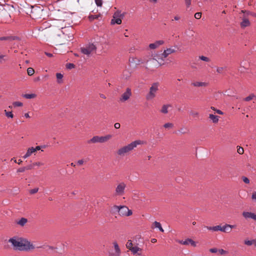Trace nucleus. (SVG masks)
<instances>
[{"label":"nucleus","instance_id":"26","mask_svg":"<svg viewBox=\"0 0 256 256\" xmlns=\"http://www.w3.org/2000/svg\"><path fill=\"white\" fill-rule=\"evenodd\" d=\"M22 96L24 98H26V99H30L34 98L36 96V95L34 94H24L22 95Z\"/></svg>","mask_w":256,"mask_h":256},{"label":"nucleus","instance_id":"39","mask_svg":"<svg viewBox=\"0 0 256 256\" xmlns=\"http://www.w3.org/2000/svg\"><path fill=\"white\" fill-rule=\"evenodd\" d=\"M66 67L68 69H72L74 68V64L72 63L66 64Z\"/></svg>","mask_w":256,"mask_h":256},{"label":"nucleus","instance_id":"30","mask_svg":"<svg viewBox=\"0 0 256 256\" xmlns=\"http://www.w3.org/2000/svg\"><path fill=\"white\" fill-rule=\"evenodd\" d=\"M199 58L202 61H204V62H208L210 60V58H208L204 56H200Z\"/></svg>","mask_w":256,"mask_h":256},{"label":"nucleus","instance_id":"62","mask_svg":"<svg viewBox=\"0 0 256 256\" xmlns=\"http://www.w3.org/2000/svg\"><path fill=\"white\" fill-rule=\"evenodd\" d=\"M48 56V57H52V54H51V53H49V52H46L45 53Z\"/></svg>","mask_w":256,"mask_h":256},{"label":"nucleus","instance_id":"8","mask_svg":"<svg viewBox=\"0 0 256 256\" xmlns=\"http://www.w3.org/2000/svg\"><path fill=\"white\" fill-rule=\"evenodd\" d=\"M126 188V184L122 182L120 183L116 188V194L118 196H122L124 193V190Z\"/></svg>","mask_w":256,"mask_h":256},{"label":"nucleus","instance_id":"1","mask_svg":"<svg viewBox=\"0 0 256 256\" xmlns=\"http://www.w3.org/2000/svg\"><path fill=\"white\" fill-rule=\"evenodd\" d=\"M8 242L12 244L15 250L28 251L35 248L30 241L22 238L14 236L8 240Z\"/></svg>","mask_w":256,"mask_h":256},{"label":"nucleus","instance_id":"45","mask_svg":"<svg viewBox=\"0 0 256 256\" xmlns=\"http://www.w3.org/2000/svg\"><path fill=\"white\" fill-rule=\"evenodd\" d=\"M10 41L14 40H19L20 38L16 36H10Z\"/></svg>","mask_w":256,"mask_h":256},{"label":"nucleus","instance_id":"28","mask_svg":"<svg viewBox=\"0 0 256 256\" xmlns=\"http://www.w3.org/2000/svg\"><path fill=\"white\" fill-rule=\"evenodd\" d=\"M43 248L46 250L48 251V250H53L54 249V248L53 246H40L38 247V248Z\"/></svg>","mask_w":256,"mask_h":256},{"label":"nucleus","instance_id":"49","mask_svg":"<svg viewBox=\"0 0 256 256\" xmlns=\"http://www.w3.org/2000/svg\"><path fill=\"white\" fill-rule=\"evenodd\" d=\"M44 165V163L42 162H34V166H42Z\"/></svg>","mask_w":256,"mask_h":256},{"label":"nucleus","instance_id":"60","mask_svg":"<svg viewBox=\"0 0 256 256\" xmlns=\"http://www.w3.org/2000/svg\"><path fill=\"white\" fill-rule=\"evenodd\" d=\"M190 114L194 116H197L198 115V113L197 112H192Z\"/></svg>","mask_w":256,"mask_h":256},{"label":"nucleus","instance_id":"33","mask_svg":"<svg viewBox=\"0 0 256 256\" xmlns=\"http://www.w3.org/2000/svg\"><path fill=\"white\" fill-rule=\"evenodd\" d=\"M163 126L166 128H172L174 126V124L172 123L168 122L165 124Z\"/></svg>","mask_w":256,"mask_h":256},{"label":"nucleus","instance_id":"20","mask_svg":"<svg viewBox=\"0 0 256 256\" xmlns=\"http://www.w3.org/2000/svg\"><path fill=\"white\" fill-rule=\"evenodd\" d=\"M206 228L212 231H221L222 230V226L220 225L214 226H206Z\"/></svg>","mask_w":256,"mask_h":256},{"label":"nucleus","instance_id":"4","mask_svg":"<svg viewBox=\"0 0 256 256\" xmlns=\"http://www.w3.org/2000/svg\"><path fill=\"white\" fill-rule=\"evenodd\" d=\"M158 86L159 84L158 82H154L152 84L149 92L146 96V98L148 100H152L156 97L158 90Z\"/></svg>","mask_w":256,"mask_h":256},{"label":"nucleus","instance_id":"2","mask_svg":"<svg viewBox=\"0 0 256 256\" xmlns=\"http://www.w3.org/2000/svg\"><path fill=\"white\" fill-rule=\"evenodd\" d=\"M142 143V142L140 140H136L134 142H132L131 143L128 144V145L120 148L118 150L117 153L119 156H124L125 154L132 150L135 148H136L138 145Z\"/></svg>","mask_w":256,"mask_h":256},{"label":"nucleus","instance_id":"44","mask_svg":"<svg viewBox=\"0 0 256 256\" xmlns=\"http://www.w3.org/2000/svg\"><path fill=\"white\" fill-rule=\"evenodd\" d=\"M34 167V164H29V165L25 166V168H26V170H30L33 168Z\"/></svg>","mask_w":256,"mask_h":256},{"label":"nucleus","instance_id":"59","mask_svg":"<svg viewBox=\"0 0 256 256\" xmlns=\"http://www.w3.org/2000/svg\"><path fill=\"white\" fill-rule=\"evenodd\" d=\"M179 131H180V132L182 134H185L186 132L184 130V128H180V130Z\"/></svg>","mask_w":256,"mask_h":256},{"label":"nucleus","instance_id":"27","mask_svg":"<svg viewBox=\"0 0 256 256\" xmlns=\"http://www.w3.org/2000/svg\"><path fill=\"white\" fill-rule=\"evenodd\" d=\"M32 154V152L30 151V148L27 150L26 154L23 156V158L26 159L30 156V155Z\"/></svg>","mask_w":256,"mask_h":256},{"label":"nucleus","instance_id":"36","mask_svg":"<svg viewBox=\"0 0 256 256\" xmlns=\"http://www.w3.org/2000/svg\"><path fill=\"white\" fill-rule=\"evenodd\" d=\"M4 112H5L6 116L8 118H13L14 115L11 112H6V110H5Z\"/></svg>","mask_w":256,"mask_h":256},{"label":"nucleus","instance_id":"38","mask_svg":"<svg viewBox=\"0 0 256 256\" xmlns=\"http://www.w3.org/2000/svg\"><path fill=\"white\" fill-rule=\"evenodd\" d=\"M22 104H23L21 102H13V106L14 107L21 106H22Z\"/></svg>","mask_w":256,"mask_h":256},{"label":"nucleus","instance_id":"6","mask_svg":"<svg viewBox=\"0 0 256 256\" xmlns=\"http://www.w3.org/2000/svg\"><path fill=\"white\" fill-rule=\"evenodd\" d=\"M164 56H162V54H156L153 58L148 60L147 62L153 64L156 66H159L163 64L162 62L164 60Z\"/></svg>","mask_w":256,"mask_h":256},{"label":"nucleus","instance_id":"25","mask_svg":"<svg viewBox=\"0 0 256 256\" xmlns=\"http://www.w3.org/2000/svg\"><path fill=\"white\" fill-rule=\"evenodd\" d=\"M154 225L155 228H158V230L160 232H164V230L162 228V226H161V224L159 222L155 221L154 222Z\"/></svg>","mask_w":256,"mask_h":256},{"label":"nucleus","instance_id":"57","mask_svg":"<svg viewBox=\"0 0 256 256\" xmlns=\"http://www.w3.org/2000/svg\"><path fill=\"white\" fill-rule=\"evenodd\" d=\"M30 151H32V154L38 150L36 149V148L32 147V148H30Z\"/></svg>","mask_w":256,"mask_h":256},{"label":"nucleus","instance_id":"64","mask_svg":"<svg viewBox=\"0 0 256 256\" xmlns=\"http://www.w3.org/2000/svg\"><path fill=\"white\" fill-rule=\"evenodd\" d=\"M157 241L156 239V238H152V239L151 240V242H152V243H154V242H156Z\"/></svg>","mask_w":256,"mask_h":256},{"label":"nucleus","instance_id":"53","mask_svg":"<svg viewBox=\"0 0 256 256\" xmlns=\"http://www.w3.org/2000/svg\"><path fill=\"white\" fill-rule=\"evenodd\" d=\"M46 146L45 145H42V146H36V149L38 150H41V148H46Z\"/></svg>","mask_w":256,"mask_h":256},{"label":"nucleus","instance_id":"35","mask_svg":"<svg viewBox=\"0 0 256 256\" xmlns=\"http://www.w3.org/2000/svg\"><path fill=\"white\" fill-rule=\"evenodd\" d=\"M56 76V78L58 79V82L60 83V80H61L62 79V78H63V75L60 73H57Z\"/></svg>","mask_w":256,"mask_h":256},{"label":"nucleus","instance_id":"63","mask_svg":"<svg viewBox=\"0 0 256 256\" xmlns=\"http://www.w3.org/2000/svg\"><path fill=\"white\" fill-rule=\"evenodd\" d=\"M216 112L220 114H223V112L220 110H216Z\"/></svg>","mask_w":256,"mask_h":256},{"label":"nucleus","instance_id":"29","mask_svg":"<svg viewBox=\"0 0 256 256\" xmlns=\"http://www.w3.org/2000/svg\"><path fill=\"white\" fill-rule=\"evenodd\" d=\"M226 66H224V67H218L216 68V72L218 73V74H222L223 70H226Z\"/></svg>","mask_w":256,"mask_h":256},{"label":"nucleus","instance_id":"47","mask_svg":"<svg viewBox=\"0 0 256 256\" xmlns=\"http://www.w3.org/2000/svg\"><path fill=\"white\" fill-rule=\"evenodd\" d=\"M0 40H10V36H2L0 38Z\"/></svg>","mask_w":256,"mask_h":256},{"label":"nucleus","instance_id":"48","mask_svg":"<svg viewBox=\"0 0 256 256\" xmlns=\"http://www.w3.org/2000/svg\"><path fill=\"white\" fill-rule=\"evenodd\" d=\"M242 180H243L244 182L246 184H248L250 182L249 179L246 176L242 177Z\"/></svg>","mask_w":256,"mask_h":256},{"label":"nucleus","instance_id":"34","mask_svg":"<svg viewBox=\"0 0 256 256\" xmlns=\"http://www.w3.org/2000/svg\"><path fill=\"white\" fill-rule=\"evenodd\" d=\"M254 239L252 240H245L244 243L247 246H251L253 244Z\"/></svg>","mask_w":256,"mask_h":256},{"label":"nucleus","instance_id":"11","mask_svg":"<svg viewBox=\"0 0 256 256\" xmlns=\"http://www.w3.org/2000/svg\"><path fill=\"white\" fill-rule=\"evenodd\" d=\"M129 62L130 66L136 68L137 66L140 64V60L139 59H137L136 58L130 57L129 58Z\"/></svg>","mask_w":256,"mask_h":256},{"label":"nucleus","instance_id":"61","mask_svg":"<svg viewBox=\"0 0 256 256\" xmlns=\"http://www.w3.org/2000/svg\"><path fill=\"white\" fill-rule=\"evenodd\" d=\"M4 58V55L0 54V64L2 62Z\"/></svg>","mask_w":256,"mask_h":256},{"label":"nucleus","instance_id":"50","mask_svg":"<svg viewBox=\"0 0 256 256\" xmlns=\"http://www.w3.org/2000/svg\"><path fill=\"white\" fill-rule=\"evenodd\" d=\"M185 4L187 7H189L191 4V0H185Z\"/></svg>","mask_w":256,"mask_h":256},{"label":"nucleus","instance_id":"18","mask_svg":"<svg viewBox=\"0 0 256 256\" xmlns=\"http://www.w3.org/2000/svg\"><path fill=\"white\" fill-rule=\"evenodd\" d=\"M250 25V22L246 18H242V20L240 23V26L242 28H246Z\"/></svg>","mask_w":256,"mask_h":256},{"label":"nucleus","instance_id":"14","mask_svg":"<svg viewBox=\"0 0 256 256\" xmlns=\"http://www.w3.org/2000/svg\"><path fill=\"white\" fill-rule=\"evenodd\" d=\"M103 136H94L92 137L90 140L88 141V143H96V142H104Z\"/></svg>","mask_w":256,"mask_h":256},{"label":"nucleus","instance_id":"46","mask_svg":"<svg viewBox=\"0 0 256 256\" xmlns=\"http://www.w3.org/2000/svg\"><path fill=\"white\" fill-rule=\"evenodd\" d=\"M25 170H26V169L25 168V166L24 167H22V168H19L18 170H17V172H24Z\"/></svg>","mask_w":256,"mask_h":256},{"label":"nucleus","instance_id":"55","mask_svg":"<svg viewBox=\"0 0 256 256\" xmlns=\"http://www.w3.org/2000/svg\"><path fill=\"white\" fill-rule=\"evenodd\" d=\"M210 251L212 253H216L218 252V250L216 248H212L210 250Z\"/></svg>","mask_w":256,"mask_h":256},{"label":"nucleus","instance_id":"40","mask_svg":"<svg viewBox=\"0 0 256 256\" xmlns=\"http://www.w3.org/2000/svg\"><path fill=\"white\" fill-rule=\"evenodd\" d=\"M244 148L241 146H238V152L239 154H242L244 153Z\"/></svg>","mask_w":256,"mask_h":256},{"label":"nucleus","instance_id":"56","mask_svg":"<svg viewBox=\"0 0 256 256\" xmlns=\"http://www.w3.org/2000/svg\"><path fill=\"white\" fill-rule=\"evenodd\" d=\"M218 252L221 254H226V250H224L223 249H220L218 250Z\"/></svg>","mask_w":256,"mask_h":256},{"label":"nucleus","instance_id":"12","mask_svg":"<svg viewBox=\"0 0 256 256\" xmlns=\"http://www.w3.org/2000/svg\"><path fill=\"white\" fill-rule=\"evenodd\" d=\"M176 52V50L174 48H167L166 49L164 50L163 53L162 54V56H164V58H166L168 56V55H170L171 54L174 53Z\"/></svg>","mask_w":256,"mask_h":256},{"label":"nucleus","instance_id":"43","mask_svg":"<svg viewBox=\"0 0 256 256\" xmlns=\"http://www.w3.org/2000/svg\"><path fill=\"white\" fill-rule=\"evenodd\" d=\"M202 16V13L198 12L195 14L194 18L196 19H200Z\"/></svg>","mask_w":256,"mask_h":256},{"label":"nucleus","instance_id":"13","mask_svg":"<svg viewBox=\"0 0 256 256\" xmlns=\"http://www.w3.org/2000/svg\"><path fill=\"white\" fill-rule=\"evenodd\" d=\"M242 214L246 218H252L256 221V214L253 212H244Z\"/></svg>","mask_w":256,"mask_h":256},{"label":"nucleus","instance_id":"22","mask_svg":"<svg viewBox=\"0 0 256 256\" xmlns=\"http://www.w3.org/2000/svg\"><path fill=\"white\" fill-rule=\"evenodd\" d=\"M209 118L214 123H217L218 121L219 116L213 114H210Z\"/></svg>","mask_w":256,"mask_h":256},{"label":"nucleus","instance_id":"19","mask_svg":"<svg viewBox=\"0 0 256 256\" xmlns=\"http://www.w3.org/2000/svg\"><path fill=\"white\" fill-rule=\"evenodd\" d=\"M141 250L142 249L138 246H134L133 248H130V250L132 252L133 254H137L138 256H141L140 253L138 252V251Z\"/></svg>","mask_w":256,"mask_h":256},{"label":"nucleus","instance_id":"51","mask_svg":"<svg viewBox=\"0 0 256 256\" xmlns=\"http://www.w3.org/2000/svg\"><path fill=\"white\" fill-rule=\"evenodd\" d=\"M252 198L254 200L255 202H256V192H254L252 194Z\"/></svg>","mask_w":256,"mask_h":256},{"label":"nucleus","instance_id":"15","mask_svg":"<svg viewBox=\"0 0 256 256\" xmlns=\"http://www.w3.org/2000/svg\"><path fill=\"white\" fill-rule=\"evenodd\" d=\"M164 41L162 40H159L155 42L154 43H152L149 44V48L150 49H156L158 48L160 46L164 44Z\"/></svg>","mask_w":256,"mask_h":256},{"label":"nucleus","instance_id":"52","mask_svg":"<svg viewBox=\"0 0 256 256\" xmlns=\"http://www.w3.org/2000/svg\"><path fill=\"white\" fill-rule=\"evenodd\" d=\"M110 138H111V136L109 135V134L107 135V136H103L104 142L106 141L107 140H108Z\"/></svg>","mask_w":256,"mask_h":256},{"label":"nucleus","instance_id":"58","mask_svg":"<svg viewBox=\"0 0 256 256\" xmlns=\"http://www.w3.org/2000/svg\"><path fill=\"white\" fill-rule=\"evenodd\" d=\"M83 163H84V160H78L77 162V164L79 165H81V164H83Z\"/></svg>","mask_w":256,"mask_h":256},{"label":"nucleus","instance_id":"37","mask_svg":"<svg viewBox=\"0 0 256 256\" xmlns=\"http://www.w3.org/2000/svg\"><path fill=\"white\" fill-rule=\"evenodd\" d=\"M96 4L98 6L101 7L102 5V0H94Z\"/></svg>","mask_w":256,"mask_h":256},{"label":"nucleus","instance_id":"7","mask_svg":"<svg viewBox=\"0 0 256 256\" xmlns=\"http://www.w3.org/2000/svg\"><path fill=\"white\" fill-rule=\"evenodd\" d=\"M96 46L94 44L90 43L85 46L81 48L80 51L82 54L88 56L91 52L96 50Z\"/></svg>","mask_w":256,"mask_h":256},{"label":"nucleus","instance_id":"3","mask_svg":"<svg viewBox=\"0 0 256 256\" xmlns=\"http://www.w3.org/2000/svg\"><path fill=\"white\" fill-rule=\"evenodd\" d=\"M112 210L114 213L118 212L120 216H130L132 214V211L125 206H114L112 208Z\"/></svg>","mask_w":256,"mask_h":256},{"label":"nucleus","instance_id":"24","mask_svg":"<svg viewBox=\"0 0 256 256\" xmlns=\"http://www.w3.org/2000/svg\"><path fill=\"white\" fill-rule=\"evenodd\" d=\"M194 86H207V83L205 82H194L192 84Z\"/></svg>","mask_w":256,"mask_h":256},{"label":"nucleus","instance_id":"23","mask_svg":"<svg viewBox=\"0 0 256 256\" xmlns=\"http://www.w3.org/2000/svg\"><path fill=\"white\" fill-rule=\"evenodd\" d=\"M28 220L26 218H21L18 222L17 224L20 226H24L27 222Z\"/></svg>","mask_w":256,"mask_h":256},{"label":"nucleus","instance_id":"21","mask_svg":"<svg viewBox=\"0 0 256 256\" xmlns=\"http://www.w3.org/2000/svg\"><path fill=\"white\" fill-rule=\"evenodd\" d=\"M169 107H170V104H164L162 106V109L160 110V112L166 114L168 112V108Z\"/></svg>","mask_w":256,"mask_h":256},{"label":"nucleus","instance_id":"10","mask_svg":"<svg viewBox=\"0 0 256 256\" xmlns=\"http://www.w3.org/2000/svg\"><path fill=\"white\" fill-rule=\"evenodd\" d=\"M178 242L182 244L188 245L190 244L192 246L196 247V242L191 238H187L184 240H178Z\"/></svg>","mask_w":256,"mask_h":256},{"label":"nucleus","instance_id":"54","mask_svg":"<svg viewBox=\"0 0 256 256\" xmlns=\"http://www.w3.org/2000/svg\"><path fill=\"white\" fill-rule=\"evenodd\" d=\"M114 126L115 128L118 129V128H120V123L116 122V123L114 124Z\"/></svg>","mask_w":256,"mask_h":256},{"label":"nucleus","instance_id":"17","mask_svg":"<svg viewBox=\"0 0 256 256\" xmlns=\"http://www.w3.org/2000/svg\"><path fill=\"white\" fill-rule=\"evenodd\" d=\"M114 246L115 250V254H110V256H119L120 254V250L118 246V245L116 242H114Z\"/></svg>","mask_w":256,"mask_h":256},{"label":"nucleus","instance_id":"42","mask_svg":"<svg viewBox=\"0 0 256 256\" xmlns=\"http://www.w3.org/2000/svg\"><path fill=\"white\" fill-rule=\"evenodd\" d=\"M38 190V188H36L30 190V194H34L37 192Z\"/></svg>","mask_w":256,"mask_h":256},{"label":"nucleus","instance_id":"16","mask_svg":"<svg viewBox=\"0 0 256 256\" xmlns=\"http://www.w3.org/2000/svg\"><path fill=\"white\" fill-rule=\"evenodd\" d=\"M236 227L235 225H231L229 224H226L223 226H222V230L221 232H231V229Z\"/></svg>","mask_w":256,"mask_h":256},{"label":"nucleus","instance_id":"5","mask_svg":"<svg viewBox=\"0 0 256 256\" xmlns=\"http://www.w3.org/2000/svg\"><path fill=\"white\" fill-rule=\"evenodd\" d=\"M124 16V13H122L120 11L117 10L113 16V18L111 20V24H120L122 23V19Z\"/></svg>","mask_w":256,"mask_h":256},{"label":"nucleus","instance_id":"32","mask_svg":"<svg viewBox=\"0 0 256 256\" xmlns=\"http://www.w3.org/2000/svg\"><path fill=\"white\" fill-rule=\"evenodd\" d=\"M34 69L32 68H28L27 69V72H28V75H29V76H32L34 74Z\"/></svg>","mask_w":256,"mask_h":256},{"label":"nucleus","instance_id":"31","mask_svg":"<svg viewBox=\"0 0 256 256\" xmlns=\"http://www.w3.org/2000/svg\"><path fill=\"white\" fill-rule=\"evenodd\" d=\"M126 248L130 250V248H133L132 246V242L131 240H128L126 244Z\"/></svg>","mask_w":256,"mask_h":256},{"label":"nucleus","instance_id":"41","mask_svg":"<svg viewBox=\"0 0 256 256\" xmlns=\"http://www.w3.org/2000/svg\"><path fill=\"white\" fill-rule=\"evenodd\" d=\"M254 97V94H250V95L249 96L246 97L245 98H244V100L246 101H250V100H252L253 98Z\"/></svg>","mask_w":256,"mask_h":256},{"label":"nucleus","instance_id":"9","mask_svg":"<svg viewBox=\"0 0 256 256\" xmlns=\"http://www.w3.org/2000/svg\"><path fill=\"white\" fill-rule=\"evenodd\" d=\"M131 95V90L130 88H127L126 91L122 94V97L120 98V101L125 102L127 100Z\"/></svg>","mask_w":256,"mask_h":256}]
</instances>
